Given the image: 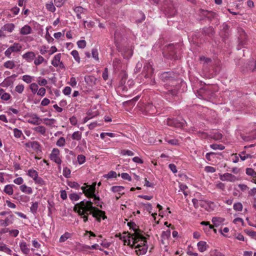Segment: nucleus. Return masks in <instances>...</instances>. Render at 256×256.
<instances>
[{
	"mask_svg": "<svg viewBox=\"0 0 256 256\" xmlns=\"http://www.w3.org/2000/svg\"><path fill=\"white\" fill-rule=\"evenodd\" d=\"M93 204L92 202L84 200L75 204L74 210L77 212L78 216L84 214H92L98 222H100L101 218L103 220L106 219L107 217L105 212L93 206Z\"/></svg>",
	"mask_w": 256,
	"mask_h": 256,
	"instance_id": "nucleus-1",
	"label": "nucleus"
},
{
	"mask_svg": "<svg viewBox=\"0 0 256 256\" xmlns=\"http://www.w3.org/2000/svg\"><path fill=\"white\" fill-rule=\"evenodd\" d=\"M178 90L174 84H165L164 90L161 91L162 96L168 101L171 102L177 96Z\"/></svg>",
	"mask_w": 256,
	"mask_h": 256,
	"instance_id": "nucleus-2",
	"label": "nucleus"
},
{
	"mask_svg": "<svg viewBox=\"0 0 256 256\" xmlns=\"http://www.w3.org/2000/svg\"><path fill=\"white\" fill-rule=\"evenodd\" d=\"M173 44H170L166 46L164 48L162 54L164 56L171 60H178L179 58V56L177 54L176 46Z\"/></svg>",
	"mask_w": 256,
	"mask_h": 256,
	"instance_id": "nucleus-3",
	"label": "nucleus"
},
{
	"mask_svg": "<svg viewBox=\"0 0 256 256\" xmlns=\"http://www.w3.org/2000/svg\"><path fill=\"white\" fill-rule=\"evenodd\" d=\"M238 32L239 36L238 38L237 50H239L247 44V36L242 28H238Z\"/></svg>",
	"mask_w": 256,
	"mask_h": 256,
	"instance_id": "nucleus-4",
	"label": "nucleus"
},
{
	"mask_svg": "<svg viewBox=\"0 0 256 256\" xmlns=\"http://www.w3.org/2000/svg\"><path fill=\"white\" fill-rule=\"evenodd\" d=\"M166 124L170 126H173L176 128H182L185 126L186 124V121L182 119L180 120L178 118H168L166 120Z\"/></svg>",
	"mask_w": 256,
	"mask_h": 256,
	"instance_id": "nucleus-5",
	"label": "nucleus"
},
{
	"mask_svg": "<svg viewBox=\"0 0 256 256\" xmlns=\"http://www.w3.org/2000/svg\"><path fill=\"white\" fill-rule=\"evenodd\" d=\"M164 12L168 16H174L176 13V10L174 4L170 0H168L164 6Z\"/></svg>",
	"mask_w": 256,
	"mask_h": 256,
	"instance_id": "nucleus-6",
	"label": "nucleus"
},
{
	"mask_svg": "<svg viewBox=\"0 0 256 256\" xmlns=\"http://www.w3.org/2000/svg\"><path fill=\"white\" fill-rule=\"evenodd\" d=\"M132 246L136 247L137 244L142 246H146V238L139 233L133 234L132 236Z\"/></svg>",
	"mask_w": 256,
	"mask_h": 256,
	"instance_id": "nucleus-7",
	"label": "nucleus"
},
{
	"mask_svg": "<svg viewBox=\"0 0 256 256\" xmlns=\"http://www.w3.org/2000/svg\"><path fill=\"white\" fill-rule=\"evenodd\" d=\"M160 78L166 84L170 85L169 83H173L175 81L174 74L172 72H164L161 74Z\"/></svg>",
	"mask_w": 256,
	"mask_h": 256,
	"instance_id": "nucleus-8",
	"label": "nucleus"
},
{
	"mask_svg": "<svg viewBox=\"0 0 256 256\" xmlns=\"http://www.w3.org/2000/svg\"><path fill=\"white\" fill-rule=\"evenodd\" d=\"M21 49L22 46L18 43L15 42L5 51L4 55L7 58H10L12 52H18Z\"/></svg>",
	"mask_w": 256,
	"mask_h": 256,
	"instance_id": "nucleus-9",
	"label": "nucleus"
},
{
	"mask_svg": "<svg viewBox=\"0 0 256 256\" xmlns=\"http://www.w3.org/2000/svg\"><path fill=\"white\" fill-rule=\"evenodd\" d=\"M142 110L146 115H152L157 112L156 107L152 103L146 104Z\"/></svg>",
	"mask_w": 256,
	"mask_h": 256,
	"instance_id": "nucleus-10",
	"label": "nucleus"
},
{
	"mask_svg": "<svg viewBox=\"0 0 256 256\" xmlns=\"http://www.w3.org/2000/svg\"><path fill=\"white\" fill-rule=\"evenodd\" d=\"M60 153V150L58 148H54L50 155V159L59 165L61 164L62 162L59 156Z\"/></svg>",
	"mask_w": 256,
	"mask_h": 256,
	"instance_id": "nucleus-11",
	"label": "nucleus"
},
{
	"mask_svg": "<svg viewBox=\"0 0 256 256\" xmlns=\"http://www.w3.org/2000/svg\"><path fill=\"white\" fill-rule=\"evenodd\" d=\"M96 182H93L91 185L88 186L84 196L88 198H93L96 195Z\"/></svg>",
	"mask_w": 256,
	"mask_h": 256,
	"instance_id": "nucleus-12",
	"label": "nucleus"
},
{
	"mask_svg": "<svg viewBox=\"0 0 256 256\" xmlns=\"http://www.w3.org/2000/svg\"><path fill=\"white\" fill-rule=\"evenodd\" d=\"M200 15L206 18L209 21L211 22L213 19L216 18L217 14L212 11L202 10Z\"/></svg>",
	"mask_w": 256,
	"mask_h": 256,
	"instance_id": "nucleus-13",
	"label": "nucleus"
},
{
	"mask_svg": "<svg viewBox=\"0 0 256 256\" xmlns=\"http://www.w3.org/2000/svg\"><path fill=\"white\" fill-rule=\"evenodd\" d=\"M220 178L222 181L226 180L230 182H234L238 180L235 176L228 172L220 174Z\"/></svg>",
	"mask_w": 256,
	"mask_h": 256,
	"instance_id": "nucleus-14",
	"label": "nucleus"
},
{
	"mask_svg": "<svg viewBox=\"0 0 256 256\" xmlns=\"http://www.w3.org/2000/svg\"><path fill=\"white\" fill-rule=\"evenodd\" d=\"M154 70L150 64H146L143 68L142 72L144 74V77L148 78L152 76L153 74Z\"/></svg>",
	"mask_w": 256,
	"mask_h": 256,
	"instance_id": "nucleus-15",
	"label": "nucleus"
},
{
	"mask_svg": "<svg viewBox=\"0 0 256 256\" xmlns=\"http://www.w3.org/2000/svg\"><path fill=\"white\" fill-rule=\"evenodd\" d=\"M202 33L204 35L208 36L210 38H212L215 34V31L212 26L204 27L202 28Z\"/></svg>",
	"mask_w": 256,
	"mask_h": 256,
	"instance_id": "nucleus-16",
	"label": "nucleus"
},
{
	"mask_svg": "<svg viewBox=\"0 0 256 256\" xmlns=\"http://www.w3.org/2000/svg\"><path fill=\"white\" fill-rule=\"evenodd\" d=\"M124 234V236H122L120 234H119L120 239L123 240L124 245H130V238H132L133 234H130L128 232H125Z\"/></svg>",
	"mask_w": 256,
	"mask_h": 256,
	"instance_id": "nucleus-17",
	"label": "nucleus"
},
{
	"mask_svg": "<svg viewBox=\"0 0 256 256\" xmlns=\"http://www.w3.org/2000/svg\"><path fill=\"white\" fill-rule=\"evenodd\" d=\"M14 215L10 214L9 216L4 220H0V226H6L8 225L13 223Z\"/></svg>",
	"mask_w": 256,
	"mask_h": 256,
	"instance_id": "nucleus-18",
	"label": "nucleus"
},
{
	"mask_svg": "<svg viewBox=\"0 0 256 256\" xmlns=\"http://www.w3.org/2000/svg\"><path fill=\"white\" fill-rule=\"evenodd\" d=\"M246 69L248 71L256 72V60L252 59L246 64Z\"/></svg>",
	"mask_w": 256,
	"mask_h": 256,
	"instance_id": "nucleus-19",
	"label": "nucleus"
},
{
	"mask_svg": "<svg viewBox=\"0 0 256 256\" xmlns=\"http://www.w3.org/2000/svg\"><path fill=\"white\" fill-rule=\"evenodd\" d=\"M42 122V120L40 119L36 114H34L32 119H30L28 120V122L30 124L38 125Z\"/></svg>",
	"mask_w": 256,
	"mask_h": 256,
	"instance_id": "nucleus-20",
	"label": "nucleus"
},
{
	"mask_svg": "<svg viewBox=\"0 0 256 256\" xmlns=\"http://www.w3.org/2000/svg\"><path fill=\"white\" fill-rule=\"evenodd\" d=\"M35 56V54L33 52H28L22 56V58L28 62L32 61Z\"/></svg>",
	"mask_w": 256,
	"mask_h": 256,
	"instance_id": "nucleus-21",
	"label": "nucleus"
},
{
	"mask_svg": "<svg viewBox=\"0 0 256 256\" xmlns=\"http://www.w3.org/2000/svg\"><path fill=\"white\" fill-rule=\"evenodd\" d=\"M146 19L144 14L142 11H139L136 14V23L137 24L142 23Z\"/></svg>",
	"mask_w": 256,
	"mask_h": 256,
	"instance_id": "nucleus-22",
	"label": "nucleus"
},
{
	"mask_svg": "<svg viewBox=\"0 0 256 256\" xmlns=\"http://www.w3.org/2000/svg\"><path fill=\"white\" fill-rule=\"evenodd\" d=\"M136 248H138L139 252L137 250H136L138 255L144 254L147 252L148 246H142L140 244H137Z\"/></svg>",
	"mask_w": 256,
	"mask_h": 256,
	"instance_id": "nucleus-23",
	"label": "nucleus"
},
{
	"mask_svg": "<svg viewBox=\"0 0 256 256\" xmlns=\"http://www.w3.org/2000/svg\"><path fill=\"white\" fill-rule=\"evenodd\" d=\"M197 246L198 248V250L200 252H204L208 248V245L206 244V242L204 241H200L198 244Z\"/></svg>",
	"mask_w": 256,
	"mask_h": 256,
	"instance_id": "nucleus-24",
	"label": "nucleus"
},
{
	"mask_svg": "<svg viewBox=\"0 0 256 256\" xmlns=\"http://www.w3.org/2000/svg\"><path fill=\"white\" fill-rule=\"evenodd\" d=\"M15 26L14 24L8 23L3 26L2 28V30L7 31L9 32H12L14 30Z\"/></svg>",
	"mask_w": 256,
	"mask_h": 256,
	"instance_id": "nucleus-25",
	"label": "nucleus"
},
{
	"mask_svg": "<svg viewBox=\"0 0 256 256\" xmlns=\"http://www.w3.org/2000/svg\"><path fill=\"white\" fill-rule=\"evenodd\" d=\"M32 30L30 26L28 25H25L21 28L20 33L22 35H26L30 34Z\"/></svg>",
	"mask_w": 256,
	"mask_h": 256,
	"instance_id": "nucleus-26",
	"label": "nucleus"
},
{
	"mask_svg": "<svg viewBox=\"0 0 256 256\" xmlns=\"http://www.w3.org/2000/svg\"><path fill=\"white\" fill-rule=\"evenodd\" d=\"M212 221L215 226H218L224 221V218L220 217H214Z\"/></svg>",
	"mask_w": 256,
	"mask_h": 256,
	"instance_id": "nucleus-27",
	"label": "nucleus"
},
{
	"mask_svg": "<svg viewBox=\"0 0 256 256\" xmlns=\"http://www.w3.org/2000/svg\"><path fill=\"white\" fill-rule=\"evenodd\" d=\"M61 54H56L52 61V64L55 67L58 66L59 63L60 62Z\"/></svg>",
	"mask_w": 256,
	"mask_h": 256,
	"instance_id": "nucleus-28",
	"label": "nucleus"
},
{
	"mask_svg": "<svg viewBox=\"0 0 256 256\" xmlns=\"http://www.w3.org/2000/svg\"><path fill=\"white\" fill-rule=\"evenodd\" d=\"M20 190L26 194H30L32 193V190L30 187L27 186L26 184L21 185L20 186Z\"/></svg>",
	"mask_w": 256,
	"mask_h": 256,
	"instance_id": "nucleus-29",
	"label": "nucleus"
},
{
	"mask_svg": "<svg viewBox=\"0 0 256 256\" xmlns=\"http://www.w3.org/2000/svg\"><path fill=\"white\" fill-rule=\"evenodd\" d=\"M94 198V203L100 208H102V204L104 202L102 201L101 198L98 196L95 195Z\"/></svg>",
	"mask_w": 256,
	"mask_h": 256,
	"instance_id": "nucleus-30",
	"label": "nucleus"
},
{
	"mask_svg": "<svg viewBox=\"0 0 256 256\" xmlns=\"http://www.w3.org/2000/svg\"><path fill=\"white\" fill-rule=\"evenodd\" d=\"M20 246L22 252L26 254H28L30 252V249L28 248L26 243L24 242H22L20 243Z\"/></svg>",
	"mask_w": 256,
	"mask_h": 256,
	"instance_id": "nucleus-31",
	"label": "nucleus"
},
{
	"mask_svg": "<svg viewBox=\"0 0 256 256\" xmlns=\"http://www.w3.org/2000/svg\"><path fill=\"white\" fill-rule=\"evenodd\" d=\"M15 66V62L13 60L6 61L4 64V66L6 68L12 69L14 68Z\"/></svg>",
	"mask_w": 256,
	"mask_h": 256,
	"instance_id": "nucleus-32",
	"label": "nucleus"
},
{
	"mask_svg": "<svg viewBox=\"0 0 256 256\" xmlns=\"http://www.w3.org/2000/svg\"><path fill=\"white\" fill-rule=\"evenodd\" d=\"M124 189V186H113L111 188V190L114 192H118L120 194L122 195L124 193L121 192Z\"/></svg>",
	"mask_w": 256,
	"mask_h": 256,
	"instance_id": "nucleus-33",
	"label": "nucleus"
},
{
	"mask_svg": "<svg viewBox=\"0 0 256 256\" xmlns=\"http://www.w3.org/2000/svg\"><path fill=\"white\" fill-rule=\"evenodd\" d=\"M33 130L36 132L44 135L46 132V128L42 126H38L33 128Z\"/></svg>",
	"mask_w": 256,
	"mask_h": 256,
	"instance_id": "nucleus-34",
	"label": "nucleus"
},
{
	"mask_svg": "<svg viewBox=\"0 0 256 256\" xmlns=\"http://www.w3.org/2000/svg\"><path fill=\"white\" fill-rule=\"evenodd\" d=\"M239 156L242 160H244L248 158H252L254 157V156L251 155L250 154H246V151L240 152L239 154Z\"/></svg>",
	"mask_w": 256,
	"mask_h": 256,
	"instance_id": "nucleus-35",
	"label": "nucleus"
},
{
	"mask_svg": "<svg viewBox=\"0 0 256 256\" xmlns=\"http://www.w3.org/2000/svg\"><path fill=\"white\" fill-rule=\"evenodd\" d=\"M210 136L215 140H220L222 138V134L220 132H211Z\"/></svg>",
	"mask_w": 256,
	"mask_h": 256,
	"instance_id": "nucleus-36",
	"label": "nucleus"
},
{
	"mask_svg": "<svg viewBox=\"0 0 256 256\" xmlns=\"http://www.w3.org/2000/svg\"><path fill=\"white\" fill-rule=\"evenodd\" d=\"M4 192L8 195H12L13 194L12 186L10 184H7L5 186Z\"/></svg>",
	"mask_w": 256,
	"mask_h": 256,
	"instance_id": "nucleus-37",
	"label": "nucleus"
},
{
	"mask_svg": "<svg viewBox=\"0 0 256 256\" xmlns=\"http://www.w3.org/2000/svg\"><path fill=\"white\" fill-rule=\"evenodd\" d=\"M140 205L141 206H142L144 210H146L149 213H150L152 212V207L150 204V203H146V204L141 203L140 204Z\"/></svg>",
	"mask_w": 256,
	"mask_h": 256,
	"instance_id": "nucleus-38",
	"label": "nucleus"
},
{
	"mask_svg": "<svg viewBox=\"0 0 256 256\" xmlns=\"http://www.w3.org/2000/svg\"><path fill=\"white\" fill-rule=\"evenodd\" d=\"M0 250L10 255L12 254V250L10 248H8L4 244H2V245L0 246Z\"/></svg>",
	"mask_w": 256,
	"mask_h": 256,
	"instance_id": "nucleus-39",
	"label": "nucleus"
},
{
	"mask_svg": "<svg viewBox=\"0 0 256 256\" xmlns=\"http://www.w3.org/2000/svg\"><path fill=\"white\" fill-rule=\"evenodd\" d=\"M38 202H32V204L30 208V212L33 214H36L37 212L38 208Z\"/></svg>",
	"mask_w": 256,
	"mask_h": 256,
	"instance_id": "nucleus-40",
	"label": "nucleus"
},
{
	"mask_svg": "<svg viewBox=\"0 0 256 256\" xmlns=\"http://www.w3.org/2000/svg\"><path fill=\"white\" fill-rule=\"evenodd\" d=\"M28 175L32 178L33 180L34 178H36L38 176V172L34 170H29L28 172Z\"/></svg>",
	"mask_w": 256,
	"mask_h": 256,
	"instance_id": "nucleus-41",
	"label": "nucleus"
},
{
	"mask_svg": "<svg viewBox=\"0 0 256 256\" xmlns=\"http://www.w3.org/2000/svg\"><path fill=\"white\" fill-rule=\"evenodd\" d=\"M30 147L35 150H40V144L38 142L36 141H34L30 142Z\"/></svg>",
	"mask_w": 256,
	"mask_h": 256,
	"instance_id": "nucleus-42",
	"label": "nucleus"
},
{
	"mask_svg": "<svg viewBox=\"0 0 256 256\" xmlns=\"http://www.w3.org/2000/svg\"><path fill=\"white\" fill-rule=\"evenodd\" d=\"M72 138L73 140H80L82 138V133L79 131L75 132L72 134Z\"/></svg>",
	"mask_w": 256,
	"mask_h": 256,
	"instance_id": "nucleus-43",
	"label": "nucleus"
},
{
	"mask_svg": "<svg viewBox=\"0 0 256 256\" xmlns=\"http://www.w3.org/2000/svg\"><path fill=\"white\" fill-rule=\"evenodd\" d=\"M46 7L47 10L50 12H53L56 10V8L52 2H50L49 4H46Z\"/></svg>",
	"mask_w": 256,
	"mask_h": 256,
	"instance_id": "nucleus-44",
	"label": "nucleus"
},
{
	"mask_svg": "<svg viewBox=\"0 0 256 256\" xmlns=\"http://www.w3.org/2000/svg\"><path fill=\"white\" fill-rule=\"evenodd\" d=\"M71 54L73 56L74 58L76 60V62L80 63V57L79 56V54L78 52L76 50H73L71 52Z\"/></svg>",
	"mask_w": 256,
	"mask_h": 256,
	"instance_id": "nucleus-45",
	"label": "nucleus"
},
{
	"mask_svg": "<svg viewBox=\"0 0 256 256\" xmlns=\"http://www.w3.org/2000/svg\"><path fill=\"white\" fill-rule=\"evenodd\" d=\"M34 180L36 184H39L41 186L44 185L46 184L43 179L40 177H38V176L34 178Z\"/></svg>",
	"mask_w": 256,
	"mask_h": 256,
	"instance_id": "nucleus-46",
	"label": "nucleus"
},
{
	"mask_svg": "<svg viewBox=\"0 0 256 256\" xmlns=\"http://www.w3.org/2000/svg\"><path fill=\"white\" fill-rule=\"evenodd\" d=\"M210 147L214 150H223L225 148V146H223L222 144H212L210 145Z\"/></svg>",
	"mask_w": 256,
	"mask_h": 256,
	"instance_id": "nucleus-47",
	"label": "nucleus"
},
{
	"mask_svg": "<svg viewBox=\"0 0 256 256\" xmlns=\"http://www.w3.org/2000/svg\"><path fill=\"white\" fill-rule=\"evenodd\" d=\"M117 174L114 171H110L107 174L104 175V176L108 179L116 178Z\"/></svg>",
	"mask_w": 256,
	"mask_h": 256,
	"instance_id": "nucleus-48",
	"label": "nucleus"
},
{
	"mask_svg": "<svg viewBox=\"0 0 256 256\" xmlns=\"http://www.w3.org/2000/svg\"><path fill=\"white\" fill-rule=\"evenodd\" d=\"M71 170L68 167H65L63 170V175L66 178H70V177Z\"/></svg>",
	"mask_w": 256,
	"mask_h": 256,
	"instance_id": "nucleus-49",
	"label": "nucleus"
},
{
	"mask_svg": "<svg viewBox=\"0 0 256 256\" xmlns=\"http://www.w3.org/2000/svg\"><path fill=\"white\" fill-rule=\"evenodd\" d=\"M170 236V230L168 229L166 231L162 232V239H168Z\"/></svg>",
	"mask_w": 256,
	"mask_h": 256,
	"instance_id": "nucleus-50",
	"label": "nucleus"
},
{
	"mask_svg": "<svg viewBox=\"0 0 256 256\" xmlns=\"http://www.w3.org/2000/svg\"><path fill=\"white\" fill-rule=\"evenodd\" d=\"M44 60V59L42 56H38L34 60V64L36 66H38L42 64Z\"/></svg>",
	"mask_w": 256,
	"mask_h": 256,
	"instance_id": "nucleus-51",
	"label": "nucleus"
},
{
	"mask_svg": "<svg viewBox=\"0 0 256 256\" xmlns=\"http://www.w3.org/2000/svg\"><path fill=\"white\" fill-rule=\"evenodd\" d=\"M38 85L36 83H32L30 86V88L34 94H36L38 90Z\"/></svg>",
	"mask_w": 256,
	"mask_h": 256,
	"instance_id": "nucleus-52",
	"label": "nucleus"
},
{
	"mask_svg": "<svg viewBox=\"0 0 256 256\" xmlns=\"http://www.w3.org/2000/svg\"><path fill=\"white\" fill-rule=\"evenodd\" d=\"M68 184L70 188H74L76 190H78L80 187V185L78 182H68Z\"/></svg>",
	"mask_w": 256,
	"mask_h": 256,
	"instance_id": "nucleus-53",
	"label": "nucleus"
},
{
	"mask_svg": "<svg viewBox=\"0 0 256 256\" xmlns=\"http://www.w3.org/2000/svg\"><path fill=\"white\" fill-rule=\"evenodd\" d=\"M69 198L72 201H77L80 198V196L76 193H72L69 194Z\"/></svg>",
	"mask_w": 256,
	"mask_h": 256,
	"instance_id": "nucleus-54",
	"label": "nucleus"
},
{
	"mask_svg": "<svg viewBox=\"0 0 256 256\" xmlns=\"http://www.w3.org/2000/svg\"><path fill=\"white\" fill-rule=\"evenodd\" d=\"M128 226H130V228H132L134 232V234L138 233V230L136 228V224L134 222H130L128 223Z\"/></svg>",
	"mask_w": 256,
	"mask_h": 256,
	"instance_id": "nucleus-55",
	"label": "nucleus"
},
{
	"mask_svg": "<svg viewBox=\"0 0 256 256\" xmlns=\"http://www.w3.org/2000/svg\"><path fill=\"white\" fill-rule=\"evenodd\" d=\"M66 140L64 137H60L56 142V145L58 146L62 147L64 146Z\"/></svg>",
	"mask_w": 256,
	"mask_h": 256,
	"instance_id": "nucleus-56",
	"label": "nucleus"
},
{
	"mask_svg": "<svg viewBox=\"0 0 256 256\" xmlns=\"http://www.w3.org/2000/svg\"><path fill=\"white\" fill-rule=\"evenodd\" d=\"M77 159L78 163L80 164H82L86 162V156L83 154L78 155Z\"/></svg>",
	"mask_w": 256,
	"mask_h": 256,
	"instance_id": "nucleus-57",
	"label": "nucleus"
},
{
	"mask_svg": "<svg viewBox=\"0 0 256 256\" xmlns=\"http://www.w3.org/2000/svg\"><path fill=\"white\" fill-rule=\"evenodd\" d=\"M120 154L123 156L128 155V156H133L134 155V153L132 151L128 150H122Z\"/></svg>",
	"mask_w": 256,
	"mask_h": 256,
	"instance_id": "nucleus-58",
	"label": "nucleus"
},
{
	"mask_svg": "<svg viewBox=\"0 0 256 256\" xmlns=\"http://www.w3.org/2000/svg\"><path fill=\"white\" fill-rule=\"evenodd\" d=\"M234 209L236 211H242V205L240 202L235 203L234 204Z\"/></svg>",
	"mask_w": 256,
	"mask_h": 256,
	"instance_id": "nucleus-59",
	"label": "nucleus"
},
{
	"mask_svg": "<svg viewBox=\"0 0 256 256\" xmlns=\"http://www.w3.org/2000/svg\"><path fill=\"white\" fill-rule=\"evenodd\" d=\"M14 134L16 138H20L22 134V133L20 130L15 128L14 129Z\"/></svg>",
	"mask_w": 256,
	"mask_h": 256,
	"instance_id": "nucleus-60",
	"label": "nucleus"
},
{
	"mask_svg": "<svg viewBox=\"0 0 256 256\" xmlns=\"http://www.w3.org/2000/svg\"><path fill=\"white\" fill-rule=\"evenodd\" d=\"M22 80L27 84H30L32 81V77L29 75H24L22 76Z\"/></svg>",
	"mask_w": 256,
	"mask_h": 256,
	"instance_id": "nucleus-61",
	"label": "nucleus"
},
{
	"mask_svg": "<svg viewBox=\"0 0 256 256\" xmlns=\"http://www.w3.org/2000/svg\"><path fill=\"white\" fill-rule=\"evenodd\" d=\"M92 57L96 60H98V50L93 48L92 50Z\"/></svg>",
	"mask_w": 256,
	"mask_h": 256,
	"instance_id": "nucleus-62",
	"label": "nucleus"
},
{
	"mask_svg": "<svg viewBox=\"0 0 256 256\" xmlns=\"http://www.w3.org/2000/svg\"><path fill=\"white\" fill-rule=\"evenodd\" d=\"M15 90L19 94H22L24 90V86L23 84H18L16 86Z\"/></svg>",
	"mask_w": 256,
	"mask_h": 256,
	"instance_id": "nucleus-63",
	"label": "nucleus"
},
{
	"mask_svg": "<svg viewBox=\"0 0 256 256\" xmlns=\"http://www.w3.org/2000/svg\"><path fill=\"white\" fill-rule=\"evenodd\" d=\"M77 44L79 48H84L86 46V42L84 40H80L77 42Z\"/></svg>",
	"mask_w": 256,
	"mask_h": 256,
	"instance_id": "nucleus-64",
	"label": "nucleus"
}]
</instances>
